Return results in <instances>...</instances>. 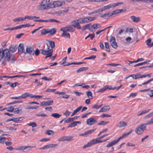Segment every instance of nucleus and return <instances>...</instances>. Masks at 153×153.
<instances>
[{
  "mask_svg": "<svg viewBox=\"0 0 153 153\" xmlns=\"http://www.w3.org/2000/svg\"><path fill=\"white\" fill-rule=\"evenodd\" d=\"M47 41L49 42L50 47L51 48V49H53V48H54L55 47V42L53 41L50 40H47Z\"/></svg>",
  "mask_w": 153,
  "mask_h": 153,
  "instance_id": "nucleus-32",
  "label": "nucleus"
},
{
  "mask_svg": "<svg viewBox=\"0 0 153 153\" xmlns=\"http://www.w3.org/2000/svg\"><path fill=\"white\" fill-rule=\"evenodd\" d=\"M152 81H153V78H152V79H150V80H149L143 83L141 85H138V86H141L142 85H146L147 84H148L150 83V82H151Z\"/></svg>",
  "mask_w": 153,
  "mask_h": 153,
  "instance_id": "nucleus-43",
  "label": "nucleus"
},
{
  "mask_svg": "<svg viewBox=\"0 0 153 153\" xmlns=\"http://www.w3.org/2000/svg\"><path fill=\"white\" fill-rule=\"evenodd\" d=\"M32 94H30L29 93H25L22 94L21 95L22 98H25L28 97H29L30 95H32Z\"/></svg>",
  "mask_w": 153,
  "mask_h": 153,
  "instance_id": "nucleus-33",
  "label": "nucleus"
},
{
  "mask_svg": "<svg viewBox=\"0 0 153 153\" xmlns=\"http://www.w3.org/2000/svg\"><path fill=\"white\" fill-rule=\"evenodd\" d=\"M50 1V0H43L41 3V5L43 7V9H44V8L46 7V5L48 4Z\"/></svg>",
  "mask_w": 153,
  "mask_h": 153,
  "instance_id": "nucleus-21",
  "label": "nucleus"
},
{
  "mask_svg": "<svg viewBox=\"0 0 153 153\" xmlns=\"http://www.w3.org/2000/svg\"><path fill=\"white\" fill-rule=\"evenodd\" d=\"M46 106H49L51 105L53 103V100H49L47 101H45Z\"/></svg>",
  "mask_w": 153,
  "mask_h": 153,
  "instance_id": "nucleus-40",
  "label": "nucleus"
},
{
  "mask_svg": "<svg viewBox=\"0 0 153 153\" xmlns=\"http://www.w3.org/2000/svg\"><path fill=\"white\" fill-rule=\"evenodd\" d=\"M39 107L38 106H29L26 108V109H36L38 108Z\"/></svg>",
  "mask_w": 153,
  "mask_h": 153,
  "instance_id": "nucleus-48",
  "label": "nucleus"
},
{
  "mask_svg": "<svg viewBox=\"0 0 153 153\" xmlns=\"http://www.w3.org/2000/svg\"><path fill=\"white\" fill-rule=\"evenodd\" d=\"M110 109V107L109 106H105L103 107V108H102L101 109L99 110V112H105L107 111V110L109 111Z\"/></svg>",
  "mask_w": 153,
  "mask_h": 153,
  "instance_id": "nucleus-18",
  "label": "nucleus"
},
{
  "mask_svg": "<svg viewBox=\"0 0 153 153\" xmlns=\"http://www.w3.org/2000/svg\"><path fill=\"white\" fill-rule=\"evenodd\" d=\"M92 144L91 143V142L90 141V142H88L86 144L84 145L83 147V149H85L86 147H88L90 146H92Z\"/></svg>",
  "mask_w": 153,
  "mask_h": 153,
  "instance_id": "nucleus-47",
  "label": "nucleus"
},
{
  "mask_svg": "<svg viewBox=\"0 0 153 153\" xmlns=\"http://www.w3.org/2000/svg\"><path fill=\"white\" fill-rule=\"evenodd\" d=\"M97 122V120L94 118L91 117L88 119L86 120V123L88 125H94Z\"/></svg>",
  "mask_w": 153,
  "mask_h": 153,
  "instance_id": "nucleus-10",
  "label": "nucleus"
},
{
  "mask_svg": "<svg viewBox=\"0 0 153 153\" xmlns=\"http://www.w3.org/2000/svg\"><path fill=\"white\" fill-rule=\"evenodd\" d=\"M137 95V93H131L130 95L128 97V98H129L131 96L132 97H135Z\"/></svg>",
  "mask_w": 153,
  "mask_h": 153,
  "instance_id": "nucleus-62",
  "label": "nucleus"
},
{
  "mask_svg": "<svg viewBox=\"0 0 153 153\" xmlns=\"http://www.w3.org/2000/svg\"><path fill=\"white\" fill-rule=\"evenodd\" d=\"M112 7H114L113 4H109L107 6H105L103 8L104 10L109 9Z\"/></svg>",
  "mask_w": 153,
  "mask_h": 153,
  "instance_id": "nucleus-31",
  "label": "nucleus"
},
{
  "mask_svg": "<svg viewBox=\"0 0 153 153\" xmlns=\"http://www.w3.org/2000/svg\"><path fill=\"white\" fill-rule=\"evenodd\" d=\"M56 31V29L55 28H52V30L48 29V32H49V33H50L51 35H52L55 34Z\"/></svg>",
  "mask_w": 153,
  "mask_h": 153,
  "instance_id": "nucleus-28",
  "label": "nucleus"
},
{
  "mask_svg": "<svg viewBox=\"0 0 153 153\" xmlns=\"http://www.w3.org/2000/svg\"><path fill=\"white\" fill-rule=\"evenodd\" d=\"M110 42L112 47L115 49H116L117 47V43L116 42V39L114 36H111L110 39Z\"/></svg>",
  "mask_w": 153,
  "mask_h": 153,
  "instance_id": "nucleus-6",
  "label": "nucleus"
},
{
  "mask_svg": "<svg viewBox=\"0 0 153 153\" xmlns=\"http://www.w3.org/2000/svg\"><path fill=\"white\" fill-rule=\"evenodd\" d=\"M14 110V108L13 106H11L7 108V111L10 112H13Z\"/></svg>",
  "mask_w": 153,
  "mask_h": 153,
  "instance_id": "nucleus-53",
  "label": "nucleus"
},
{
  "mask_svg": "<svg viewBox=\"0 0 153 153\" xmlns=\"http://www.w3.org/2000/svg\"><path fill=\"white\" fill-rule=\"evenodd\" d=\"M49 22H55L57 23H60V22L59 21L55 19H49Z\"/></svg>",
  "mask_w": 153,
  "mask_h": 153,
  "instance_id": "nucleus-58",
  "label": "nucleus"
},
{
  "mask_svg": "<svg viewBox=\"0 0 153 153\" xmlns=\"http://www.w3.org/2000/svg\"><path fill=\"white\" fill-rule=\"evenodd\" d=\"M80 22H81L80 19L74 20L71 22L72 23L71 25L78 29H80L81 27L79 24Z\"/></svg>",
  "mask_w": 153,
  "mask_h": 153,
  "instance_id": "nucleus-4",
  "label": "nucleus"
},
{
  "mask_svg": "<svg viewBox=\"0 0 153 153\" xmlns=\"http://www.w3.org/2000/svg\"><path fill=\"white\" fill-rule=\"evenodd\" d=\"M88 69V67H82L77 69L76 71L77 73H79L81 71H85Z\"/></svg>",
  "mask_w": 153,
  "mask_h": 153,
  "instance_id": "nucleus-26",
  "label": "nucleus"
},
{
  "mask_svg": "<svg viewBox=\"0 0 153 153\" xmlns=\"http://www.w3.org/2000/svg\"><path fill=\"white\" fill-rule=\"evenodd\" d=\"M126 10L124 9H117L114 11H113L111 13V15H114L120 13L122 12L124 13L126 12Z\"/></svg>",
  "mask_w": 153,
  "mask_h": 153,
  "instance_id": "nucleus-14",
  "label": "nucleus"
},
{
  "mask_svg": "<svg viewBox=\"0 0 153 153\" xmlns=\"http://www.w3.org/2000/svg\"><path fill=\"white\" fill-rule=\"evenodd\" d=\"M105 48L106 49H105V51L108 52H110V50L109 48V45L108 42H105Z\"/></svg>",
  "mask_w": 153,
  "mask_h": 153,
  "instance_id": "nucleus-37",
  "label": "nucleus"
},
{
  "mask_svg": "<svg viewBox=\"0 0 153 153\" xmlns=\"http://www.w3.org/2000/svg\"><path fill=\"white\" fill-rule=\"evenodd\" d=\"M98 25L100 26V25L98 24H94L93 25L91 26V28H93V29H97L100 28V27H98Z\"/></svg>",
  "mask_w": 153,
  "mask_h": 153,
  "instance_id": "nucleus-46",
  "label": "nucleus"
},
{
  "mask_svg": "<svg viewBox=\"0 0 153 153\" xmlns=\"http://www.w3.org/2000/svg\"><path fill=\"white\" fill-rule=\"evenodd\" d=\"M25 19L24 18H23L22 17H19L18 18H16V19H13V21L14 22H20L21 21H24Z\"/></svg>",
  "mask_w": 153,
  "mask_h": 153,
  "instance_id": "nucleus-35",
  "label": "nucleus"
},
{
  "mask_svg": "<svg viewBox=\"0 0 153 153\" xmlns=\"http://www.w3.org/2000/svg\"><path fill=\"white\" fill-rule=\"evenodd\" d=\"M131 19H132V21L135 22H137L140 21V19L139 17H137L135 16H131Z\"/></svg>",
  "mask_w": 153,
  "mask_h": 153,
  "instance_id": "nucleus-22",
  "label": "nucleus"
},
{
  "mask_svg": "<svg viewBox=\"0 0 153 153\" xmlns=\"http://www.w3.org/2000/svg\"><path fill=\"white\" fill-rule=\"evenodd\" d=\"M101 139H99V137L96 139H93L91 140L92 145H93L94 144L100 143H101L100 141Z\"/></svg>",
  "mask_w": 153,
  "mask_h": 153,
  "instance_id": "nucleus-25",
  "label": "nucleus"
},
{
  "mask_svg": "<svg viewBox=\"0 0 153 153\" xmlns=\"http://www.w3.org/2000/svg\"><path fill=\"white\" fill-rule=\"evenodd\" d=\"M153 123V118L151 119L148 122L146 123H143L142 124L139 126L141 128L143 129V130L144 131L146 129V125H150Z\"/></svg>",
  "mask_w": 153,
  "mask_h": 153,
  "instance_id": "nucleus-11",
  "label": "nucleus"
},
{
  "mask_svg": "<svg viewBox=\"0 0 153 153\" xmlns=\"http://www.w3.org/2000/svg\"><path fill=\"white\" fill-rule=\"evenodd\" d=\"M45 133L46 134L48 135H51V134H53L54 132L52 130H47Z\"/></svg>",
  "mask_w": 153,
  "mask_h": 153,
  "instance_id": "nucleus-61",
  "label": "nucleus"
},
{
  "mask_svg": "<svg viewBox=\"0 0 153 153\" xmlns=\"http://www.w3.org/2000/svg\"><path fill=\"white\" fill-rule=\"evenodd\" d=\"M82 107V106H80L75 110L74 111L76 114L81 109Z\"/></svg>",
  "mask_w": 153,
  "mask_h": 153,
  "instance_id": "nucleus-57",
  "label": "nucleus"
},
{
  "mask_svg": "<svg viewBox=\"0 0 153 153\" xmlns=\"http://www.w3.org/2000/svg\"><path fill=\"white\" fill-rule=\"evenodd\" d=\"M25 20L26 19H34V16H26L24 17Z\"/></svg>",
  "mask_w": 153,
  "mask_h": 153,
  "instance_id": "nucleus-56",
  "label": "nucleus"
},
{
  "mask_svg": "<svg viewBox=\"0 0 153 153\" xmlns=\"http://www.w3.org/2000/svg\"><path fill=\"white\" fill-rule=\"evenodd\" d=\"M132 130L131 129L130 131L127 133L124 134L122 136L120 137L117 140H115L111 141L107 145L106 147H109L115 145L120 141V139L124 138L125 137L128 136L132 132Z\"/></svg>",
  "mask_w": 153,
  "mask_h": 153,
  "instance_id": "nucleus-2",
  "label": "nucleus"
},
{
  "mask_svg": "<svg viewBox=\"0 0 153 153\" xmlns=\"http://www.w3.org/2000/svg\"><path fill=\"white\" fill-rule=\"evenodd\" d=\"M40 51H42L41 53L42 54L47 55L45 58L46 59L47 58L51 57L52 56L53 50L52 49H51L48 51H46L45 50L42 49H40Z\"/></svg>",
  "mask_w": 153,
  "mask_h": 153,
  "instance_id": "nucleus-3",
  "label": "nucleus"
},
{
  "mask_svg": "<svg viewBox=\"0 0 153 153\" xmlns=\"http://www.w3.org/2000/svg\"><path fill=\"white\" fill-rule=\"evenodd\" d=\"M34 53L36 56H38L40 53V51L38 49H37L34 52Z\"/></svg>",
  "mask_w": 153,
  "mask_h": 153,
  "instance_id": "nucleus-63",
  "label": "nucleus"
},
{
  "mask_svg": "<svg viewBox=\"0 0 153 153\" xmlns=\"http://www.w3.org/2000/svg\"><path fill=\"white\" fill-rule=\"evenodd\" d=\"M152 39L150 38L148 39L146 42L148 47L149 48L151 47Z\"/></svg>",
  "mask_w": 153,
  "mask_h": 153,
  "instance_id": "nucleus-29",
  "label": "nucleus"
},
{
  "mask_svg": "<svg viewBox=\"0 0 153 153\" xmlns=\"http://www.w3.org/2000/svg\"><path fill=\"white\" fill-rule=\"evenodd\" d=\"M34 25H30L29 23H27L25 25H21V26L22 27V28L23 27H25L30 26H33Z\"/></svg>",
  "mask_w": 153,
  "mask_h": 153,
  "instance_id": "nucleus-52",
  "label": "nucleus"
},
{
  "mask_svg": "<svg viewBox=\"0 0 153 153\" xmlns=\"http://www.w3.org/2000/svg\"><path fill=\"white\" fill-rule=\"evenodd\" d=\"M77 124L76 123V121H74L71 123L68 126V128L73 127L76 126Z\"/></svg>",
  "mask_w": 153,
  "mask_h": 153,
  "instance_id": "nucleus-45",
  "label": "nucleus"
},
{
  "mask_svg": "<svg viewBox=\"0 0 153 153\" xmlns=\"http://www.w3.org/2000/svg\"><path fill=\"white\" fill-rule=\"evenodd\" d=\"M110 86L109 85H106L104 86L102 88H101L99 90H98L97 91V92H103L106 90L107 89H109V87H110Z\"/></svg>",
  "mask_w": 153,
  "mask_h": 153,
  "instance_id": "nucleus-27",
  "label": "nucleus"
},
{
  "mask_svg": "<svg viewBox=\"0 0 153 153\" xmlns=\"http://www.w3.org/2000/svg\"><path fill=\"white\" fill-rule=\"evenodd\" d=\"M22 120V117H17V118H12V119H8L6 121L7 122H9L10 121H13L14 122H16L18 121H21Z\"/></svg>",
  "mask_w": 153,
  "mask_h": 153,
  "instance_id": "nucleus-23",
  "label": "nucleus"
},
{
  "mask_svg": "<svg viewBox=\"0 0 153 153\" xmlns=\"http://www.w3.org/2000/svg\"><path fill=\"white\" fill-rule=\"evenodd\" d=\"M90 25L91 24H89L82 26V31H84L86 29H88L90 31H93V28L91 27L90 26Z\"/></svg>",
  "mask_w": 153,
  "mask_h": 153,
  "instance_id": "nucleus-15",
  "label": "nucleus"
},
{
  "mask_svg": "<svg viewBox=\"0 0 153 153\" xmlns=\"http://www.w3.org/2000/svg\"><path fill=\"white\" fill-rule=\"evenodd\" d=\"M62 36L64 37L65 38H70V36L68 33H66V32H64L62 34Z\"/></svg>",
  "mask_w": 153,
  "mask_h": 153,
  "instance_id": "nucleus-34",
  "label": "nucleus"
},
{
  "mask_svg": "<svg viewBox=\"0 0 153 153\" xmlns=\"http://www.w3.org/2000/svg\"><path fill=\"white\" fill-rule=\"evenodd\" d=\"M51 116L55 118H59L61 116V114H59L57 113H54L51 114Z\"/></svg>",
  "mask_w": 153,
  "mask_h": 153,
  "instance_id": "nucleus-39",
  "label": "nucleus"
},
{
  "mask_svg": "<svg viewBox=\"0 0 153 153\" xmlns=\"http://www.w3.org/2000/svg\"><path fill=\"white\" fill-rule=\"evenodd\" d=\"M151 74H144L142 75V76H139V77H137L135 78L136 79H137L138 78H143V77H146L147 76L149 77H151Z\"/></svg>",
  "mask_w": 153,
  "mask_h": 153,
  "instance_id": "nucleus-36",
  "label": "nucleus"
},
{
  "mask_svg": "<svg viewBox=\"0 0 153 153\" xmlns=\"http://www.w3.org/2000/svg\"><path fill=\"white\" fill-rule=\"evenodd\" d=\"M65 27V32L68 31L71 32H73L75 30V29H74L73 27L71 26H67Z\"/></svg>",
  "mask_w": 153,
  "mask_h": 153,
  "instance_id": "nucleus-19",
  "label": "nucleus"
},
{
  "mask_svg": "<svg viewBox=\"0 0 153 153\" xmlns=\"http://www.w3.org/2000/svg\"><path fill=\"white\" fill-rule=\"evenodd\" d=\"M54 4H55V1H52L51 2H49L48 4L46 5V7H45L44 9L47 10L49 8H51L55 7L56 6Z\"/></svg>",
  "mask_w": 153,
  "mask_h": 153,
  "instance_id": "nucleus-12",
  "label": "nucleus"
},
{
  "mask_svg": "<svg viewBox=\"0 0 153 153\" xmlns=\"http://www.w3.org/2000/svg\"><path fill=\"white\" fill-rule=\"evenodd\" d=\"M35 146H19L18 148H17L16 150L19 151H22L24 152V150L26 149V151L29 150L30 149H32Z\"/></svg>",
  "mask_w": 153,
  "mask_h": 153,
  "instance_id": "nucleus-8",
  "label": "nucleus"
},
{
  "mask_svg": "<svg viewBox=\"0 0 153 153\" xmlns=\"http://www.w3.org/2000/svg\"><path fill=\"white\" fill-rule=\"evenodd\" d=\"M27 125L29 126H31L32 128L36 127L37 126V124L34 122L30 123L28 124Z\"/></svg>",
  "mask_w": 153,
  "mask_h": 153,
  "instance_id": "nucleus-42",
  "label": "nucleus"
},
{
  "mask_svg": "<svg viewBox=\"0 0 153 153\" xmlns=\"http://www.w3.org/2000/svg\"><path fill=\"white\" fill-rule=\"evenodd\" d=\"M56 90V89H46L45 91L46 92H53L54 91Z\"/></svg>",
  "mask_w": 153,
  "mask_h": 153,
  "instance_id": "nucleus-59",
  "label": "nucleus"
},
{
  "mask_svg": "<svg viewBox=\"0 0 153 153\" xmlns=\"http://www.w3.org/2000/svg\"><path fill=\"white\" fill-rule=\"evenodd\" d=\"M151 61H147L141 63H139L137 64L134 65V67H136L137 66H139L141 65H143L145 64H146L148 63V62H150Z\"/></svg>",
  "mask_w": 153,
  "mask_h": 153,
  "instance_id": "nucleus-38",
  "label": "nucleus"
},
{
  "mask_svg": "<svg viewBox=\"0 0 153 153\" xmlns=\"http://www.w3.org/2000/svg\"><path fill=\"white\" fill-rule=\"evenodd\" d=\"M148 94L150 97H153V90H150V91L148 93Z\"/></svg>",
  "mask_w": 153,
  "mask_h": 153,
  "instance_id": "nucleus-64",
  "label": "nucleus"
},
{
  "mask_svg": "<svg viewBox=\"0 0 153 153\" xmlns=\"http://www.w3.org/2000/svg\"><path fill=\"white\" fill-rule=\"evenodd\" d=\"M96 58V56L92 55L88 57H86L84 59H94Z\"/></svg>",
  "mask_w": 153,
  "mask_h": 153,
  "instance_id": "nucleus-60",
  "label": "nucleus"
},
{
  "mask_svg": "<svg viewBox=\"0 0 153 153\" xmlns=\"http://www.w3.org/2000/svg\"><path fill=\"white\" fill-rule=\"evenodd\" d=\"M55 4L56 7H58L61 6L65 4V2L61 1H55Z\"/></svg>",
  "mask_w": 153,
  "mask_h": 153,
  "instance_id": "nucleus-24",
  "label": "nucleus"
},
{
  "mask_svg": "<svg viewBox=\"0 0 153 153\" xmlns=\"http://www.w3.org/2000/svg\"><path fill=\"white\" fill-rule=\"evenodd\" d=\"M51 147L50 144H49L44 146L43 147L39 149V150L44 149H49Z\"/></svg>",
  "mask_w": 153,
  "mask_h": 153,
  "instance_id": "nucleus-44",
  "label": "nucleus"
},
{
  "mask_svg": "<svg viewBox=\"0 0 153 153\" xmlns=\"http://www.w3.org/2000/svg\"><path fill=\"white\" fill-rule=\"evenodd\" d=\"M80 19H81V22H80V23H88L90 21L94 20L96 19V18L94 17H89L80 18Z\"/></svg>",
  "mask_w": 153,
  "mask_h": 153,
  "instance_id": "nucleus-7",
  "label": "nucleus"
},
{
  "mask_svg": "<svg viewBox=\"0 0 153 153\" xmlns=\"http://www.w3.org/2000/svg\"><path fill=\"white\" fill-rule=\"evenodd\" d=\"M48 32V29H43L41 30V33L42 35H45L48 33H49Z\"/></svg>",
  "mask_w": 153,
  "mask_h": 153,
  "instance_id": "nucleus-41",
  "label": "nucleus"
},
{
  "mask_svg": "<svg viewBox=\"0 0 153 153\" xmlns=\"http://www.w3.org/2000/svg\"><path fill=\"white\" fill-rule=\"evenodd\" d=\"M143 131V129L141 128L139 126L136 128L135 130L136 133L138 134H141L142 133Z\"/></svg>",
  "mask_w": 153,
  "mask_h": 153,
  "instance_id": "nucleus-20",
  "label": "nucleus"
},
{
  "mask_svg": "<svg viewBox=\"0 0 153 153\" xmlns=\"http://www.w3.org/2000/svg\"><path fill=\"white\" fill-rule=\"evenodd\" d=\"M74 140V137L72 136H64L59 138L58 140L59 141H71Z\"/></svg>",
  "mask_w": 153,
  "mask_h": 153,
  "instance_id": "nucleus-5",
  "label": "nucleus"
},
{
  "mask_svg": "<svg viewBox=\"0 0 153 153\" xmlns=\"http://www.w3.org/2000/svg\"><path fill=\"white\" fill-rule=\"evenodd\" d=\"M86 94L87 96H88V97L91 98L90 97H91V99L92 98V94L91 92L90 91H88L86 92Z\"/></svg>",
  "mask_w": 153,
  "mask_h": 153,
  "instance_id": "nucleus-50",
  "label": "nucleus"
},
{
  "mask_svg": "<svg viewBox=\"0 0 153 153\" xmlns=\"http://www.w3.org/2000/svg\"><path fill=\"white\" fill-rule=\"evenodd\" d=\"M123 4V2H118L117 3H113V4L114 5V7H115L116 6H117L118 5H120Z\"/></svg>",
  "mask_w": 153,
  "mask_h": 153,
  "instance_id": "nucleus-55",
  "label": "nucleus"
},
{
  "mask_svg": "<svg viewBox=\"0 0 153 153\" xmlns=\"http://www.w3.org/2000/svg\"><path fill=\"white\" fill-rule=\"evenodd\" d=\"M18 51L19 52H20L21 53H25V50L24 44L22 43H20L19 45Z\"/></svg>",
  "mask_w": 153,
  "mask_h": 153,
  "instance_id": "nucleus-13",
  "label": "nucleus"
},
{
  "mask_svg": "<svg viewBox=\"0 0 153 153\" xmlns=\"http://www.w3.org/2000/svg\"><path fill=\"white\" fill-rule=\"evenodd\" d=\"M100 14L101 15L100 17L101 18H105L107 16H110L113 15H111V13L110 12L103 14H101L100 13Z\"/></svg>",
  "mask_w": 153,
  "mask_h": 153,
  "instance_id": "nucleus-30",
  "label": "nucleus"
},
{
  "mask_svg": "<svg viewBox=\"0 0 153 153\" xmlns=\"http://www.w3.org/2000/svg\"><path fill=\"white\" fill-rule=\"evenodd\" d=\"M4 58V60L1 63V64L5 65V62H9L13 63L15 60L14 55L10 54L9 50L7 49L3 50L2 48H0V61Z\"/></svg>",
  "mask_w": 153,
  "mask_h": 153,
  "instance_id": "nucleus-1",
  "label": "nucleus"
},
{
  "mask_svg": "<svg viewBox=\"0 0 153 153\" xmlns=\"http://www.w3.org/2000/svg\"><path fill=\"white\" fill-rule=\"evenodd\" d=\"M109 123L108 121H102L100 123H99L98 124V125H106L107 123Z\"/></svg>",
  "mask_w": 153,
  "mask_h": 153,
  "instance_id": "nucleus-49",
  "label": "nucleus"
},
{
  "mask_svg": "<svg viewBox=\"0 0 153 153\" xmlns=\"http://www.w3.org/2000/svg\"><path fill=\"white\" fill-rule=\"evenodd\" d=\"M127 125V123L126 122L123 121H121L119 122L118 125L117 126V127L118 128H121L125 127Z\"/></svg>",
  "mask_w": 153,
  "mask_h": 153,
  "instance_id": "nucleus-17",
  "label": "nucleus"
},
{
  "mask_svg": "<svg viewBox=\"0 0 153 153\" xmlns=\"http://www.w3.org/2000/svg\"><path fill=\"white\" fill-rule=\"evenodd\" d=\"M28 53L30 55H33L34 53V49L32 47L27 46L25 54Z\"/></svg>",
  "mask_w": 153,
  "mask_h": 153,
  "instance_id": "nucleus-9",
  "label": "nucleus"
},
{
  "mask_svg": "<svg viewBox=\"0 0 153 153\" xmlns=\"http://www.w3.org/2000/svg\"><path fill=\"white\" fill-rule=\"evenodd\" d=\"M141 76V75L140 73H138L136 74H135V75L133 74V75H130L129 76V77L134 76L135 77V79H136L135 78H136L137 77H139V76Z\"/></svg>",
  "mask_w": 153,
  "mask_h": 153,
  "instance_id": "nucleus-51",
  "label": "nucleus"
},
{
  "mask_svg": "<svg viewBox=\"0 0 153 153\" xmlns=\"http://www.w3.org/2000/svg\"><path fill=\"white\" fill-rule=\"evenodd\" d=\"M17 45H12L9 48V50L11 53H13L17 50Z\"/></svg>",
  "mask_w": 153,
  "mask_h": 153,
  "instance_id": "nucleus-16",
  "label": "nucleus"
},
{
  "mask_svg": "<svg viewBox=\"0 0 153 153\" xmlns=\"http://www.w3.org/2000/svg\"><path fill=\"white\" fill-rule=\"evenodd\" d=\"M36 116H37V117H39V116H41L43 117H45L47 116V115L45 114L44 113H39V114H36Z\"/></svg>",
  "mask_w": 153,
  "mask_h": 153,
  "instance_id": "nucleus-54",
  "label": "nucleus"
}]
</instances>
